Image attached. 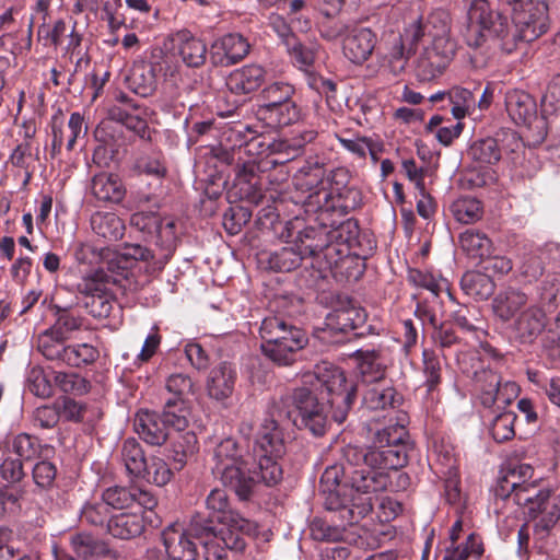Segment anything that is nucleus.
<instances>
[{
	"mask_svg": "<svg viewBox=\"0 0 560 560\" xmlns=\"http://www.w3.org/2000/svg\"><path fill=\"white\" fill-rule=\"evenodd\" d=\"M85 304L93 317L107 318L113 313L116 301L114 294L109 293L89 298Z\"/></svg>",
	"mask_w": 560,
	"mask_h": 560,
	"instance_id": "nucleus-60",
	"label": "nucleus"
},
{
	"mask_svg": "<svg viewBox=\"0 0 560 560\" xmlns=\"http://www.w3.org/2000/svg\"><path fill=\"white\" fill-rule=\"evenodd\" d=\"M534 469L529 464H518L514 466L508 475L504 477V482L506 486L511 488L513 492H515V495L521 493V495H524V492L528 491L526 486L518 485L515 480H510V478L518 477L520 480L525 482L527 479H530L533 477Z\"/></svg>",
	"mask_w": 560,
	"mask_h": 560,
	"instance_id": "nucleus-61",
	"label": "nucleus"
},
{
	"mask_svg": "<svg viewBox=\"0 0 560 560\" xmlns=\"http://www.w3.org/2000/svg\"><path fill=\"white\" fill-rule=\"evenodd\" d=\"M505 108L516 125L529 121L536 113L534 100L524 91L511 90L505 95Z\"/></svg>",
	"mask_w": 560,
	"mask_h": 560,
	"instance_id": "nucleus-26",
	"label": "nucleus"
},
{
	"mask_svg": "<svg viewBox=\"0 0 560 560\" xmlns=\"http://www.w3.org/2000/svg\"><path fill=\"white\" fill-rule=\"evenodd\" d=\"M55 382L62 392L72 395H84L90 389V383L74 372H57L55 374Z\"/></svg>",
	"mask_w": 560,
	"mask_h": 560,
	"instance_id": "nucleus-51",
	"label": "nucleus"
},
{
	"mask_svg": "<svg viewBox=\"0 0 560 560\" xmlns=\"http://www.w3.org/2000/svg\"><path fill=\"white\" fill-rule=\"evenodd\" d=\"M173 49L187 67L198 68L206 62L207 45L188 31H179L174 35Z\"/></svg>",
	"mask_w": 560,
	"mask_h": 560,
	"instance_id": "nucleus-18",
	"label": "nucleus"
},
{
	"mask_svg": "<svg viewBox=\"0 0 560 560\" xmlns=\"http://www.w3.org/2000/svg\"><path fill=\"white\" fill-rule=\"evenodd\" d=\"M451 210L456 221L464 224H471L478 221L482 214L480 201L469 197L455 200L451 206Z\"/></svg>",
	"mask_w": 560,
	"mask_h": 560,
	"instance_id": "nucleus-41",
	"label": "nucleus"
},
{
	"mask_svg": "<svg viewBox=\"0 0 560 560\" xmlns=\"http://www.w3.org/2000/svg\"><path fill=\"white\" fill-rule=\"evenodd\" d=\"M98 357V351L90 343H75L66 347L61 362L79 368L81 365L94 362Z\"/></svg>",
	"mask_w": 560,
	"mask_h": 560,
	"instance_id": "nucleus-42",
	"label": "nucleus"
},
{
	"mask_svg": "<svg viewBox=\"0 0 560 560\" xmlns=\"http://www.w3.org/2000/svg\"><path fill=\"white\" fill-rule=\"evenodd\" d=\"M145 466V471L139 474L137 478L158 487H163L171 481L173 471L162 457L154 455L149 456Z\"/></svg>",
	"mask_w": 560,
	"mask_h": 560,
	"instance_id": "nucleus-39",
	"label": "nucleus"
},
{
	"mask_svg": "<svg viewBox=\"0 0 560 560\" xmlns=\"http://www.w3.org/2000/svg\"><path fill=\"white\" fill-rule=\"evenodd\" d=\"M319 250L320 246L313 244L308 236L301 237L294 244L270 254L269 266L277 271L289 272L298 268L304 258L315 256Z\"/></svg>",
	"mask_w": 560,
	"mask_h": 560,
	"instance_id": "nucleus-14",
	"label": "nucleus"
},
{
	"mask_svg": "<svg viewBox=\"0 0 560 560\" xmlns=\"http://www.w3.org/2000/svg\"><path fill=\"white\" fill-rule=\"evenodd\" d=\"M294 88L284 82H275L262 90L264 103L258 109H270L292 100Z\"/></svg>",
	"mask_w": 560,
	"mask_h": 560,
	"instance_id": "nucleus-43",
	"label": "nucleus"
},
{
	"mask_svg": "<svg viewBox=\"0 0 560 560\" xmlns=\"http://www.w3.org/2000/svg\"><path fill=\"white\" fill-rule=\"evenodd\" d=\"M368 315L364 308L352 300L340 301L325 317V330L348 332L362 327Z\"/></svg>",
	"mask_w": 560,
	"mask_h": 560,
	"instance_id": "nucleus-13",
	"label": "nucleus"
},
{
	"mask_svg": "<svg viewBox=\"0 0 560 560\" xmlns=\"http://www.w3.org/2000/svg\"><path fill=\"white\" fill-rule=\"evenodd\" d=\"M546 326L545 312L537 305L526 306L514 319V329L523 342H530Z\"/></svg>",
	"mask_w": 560,
	"mask_h": 560,
	"instance_id": "nucleus-22",
	"label": "nucleus"
},
{
	"mask_svg": "<svg viewBox=\"0 0 560 560\" xmlns=\"http://www.w3.org/2000/svg\"><path fill=\"white\" fill-rule=\"evenodd\" d=\"M198 451V440L194 432L179 433L172 443L171 458L177 469H182Z\"/></svg>",
	"mask_w": 560,
	"mask_h": 560,
	"instance_id": "nucleus-33",
	"label": "nucleus"
},
{
	"mask_svg": "<svg viewBox=\"0 0 560 560\" xmlns=\"http://www.w3.org/2000/svg\"><path fill=\"white\" fill-rule=\"evenodd\" d=\"M258 114L271 126H288L300 119V108L292 100L270 109H258Z\"/></svg>",
	"mask_w": 560,
	"mask_h": 560,
	"instance_id": "nucleus-38",
	"label": "nucleus"
},
{
	"mask_svg": "<svg viewBox=\"0 0 560 560\" xmlns=\"http://www.w3.org/2000/svg\"><path fill=\"white\" fill-rule=\"evenodd\" d=\"M516 415L513 411L498 413L491 421L490 432L497 442L511 440L514 434V422Z\"/></svg>",
	"mask_w": 560,
	"mask_h": 560,
	"instance_id": "nucleus-48",
	"label": "nucleus"
},
{
	"mask_svg": "<svg viewBox=\"0 0 560 560\" xmlns=\"http://www.w3.org/2000/svg\"><path fill=\"white\" fill-rule=\"evenodd\" d=\"M357 385L345 371L331 363L323 362L314 373L303 376V386L283 396L275 406L273 416L289 419L320 436L328 425V412L324 399L331 408V418L342 423L354 401Z\"/></svg>",
	"mask_w": 560,
	"mask_h": 560,
	"instance_id": "nucleus-1",
	"label": "nucleus"
},
{
	"mask_svg": "<svg viewBox=\"0 0 560 560\" xmlns=\"http://www.w3.org/2000/svg\"><path fill=\"white\" fill-rule=\"evenodd\" d=\"M236 378L237 372L232 364L221 362L213 366L206 380L208 396L218 402L225 404L233 394Z\"/></svg>",
	"mask_w": 560,
	"mask_h": 560,
	"instance_id": "nucleus-16",
	"label": "nucleus"
},
{
	"mask_svg": "<svg viewBox=\"0 0 560 560\" xmlns=\"http://www.w3.org/2000/svg\"><path fill=\"white\" fill-rule=\"evenodd\" d=\"M293 331L302 330L289 325L283 318L278 316L265 318L260 326L262 353L276 354L278 352L277 342L287 341L289 338L294 337Z\"/></svg>",
	"mask_w": 560,
	"mask_h": 560,
	"instance_id": "nucleus-19",
	"label": "nucleus"
},
{
	"mask_svg": "<svg viewBox=\"0 0 560 560\" xmlns=\"http://www.w3.org/2000/svg\"><path fill=\"white\" fill-rule=\"evenodd\" d=\"M472 159L481 164H494L500 158V150L493 139H483L470 148Z\"/></svg>",
	"mask_w": 560,
	"mask_h": 560,
	"instance_id": "nucleus-56",
	"label": "nucleus"
},
{
	"mask_svg": "<svg viewBox=\"0 0 560 560\" xmlns=\"http://www.w3.org/2000/svg\"><path fill=\"white\" fill-rule=\"evenodd\" d=\"M206 506L218 518L220 526H229L248 534H256V525L231 509L225 490L212 489L206 498Z\"/></svg>",
	"mask_w": 560,
	"mask_h": 560,
	"instance_id": "nucleus-12",
	"label": "nucleus"
},
{
	"mask_svg": "<svg viewBox=\"0 0 560 560\" xmlns=\"http://www.w3.org/2000/svg\"><path fill=\"white\" fill-rule=\"evenodd\" d=\"M408 280L413 285L423 288L434 295H438L442 288L440 278L435 277L432 272L416 268L408 270Z\"/></svg>",
	"mask_w": 560,
	"mask_h": 560,
	"instance_id": "nucleus-58",
	"label": "nucleus"
},
{
	"mask_svg": "<svg viewBox=\"0 0 560 560\" xmlns=\"http://www.w3.org/2000/svg\"><path fill=\"white\" fill-rule=\"evenodd\" d=\"M156 244L162 248L172 252L177 241L175 220L171 217L158 218V226L153 229Z\"/></svg>",
	"mask_w": 560,
	"mask_h": 560,
	"instance_id": "nucleus-50",
	"label": "nucleus"
},
{
	"mask_svg": "<svg viewBox=\"0 0 560 560\" xmlns=\"http://www.w3.org/2000/svg\"><path fill=\"white\" fill-rule=\"evenodd\" d=\"M144 529V516L140 511L119 513L107 522L108 533L120 539H131Z\"/></svg>",
	"mask_w": 560,
	"mask_h": 560,
	"instance_id": "nucleus-25",
	"label": "nucleus"
},
{
	"mask_svg": "<svg viewBox=\"0 0 560 560\" xmlns=\"http://www.w3.org/2000/svg\"><path fill=\"white\" fill-rule=\"evenodd\" d=\"M165 389L170 394L165 400H176L182 404H189L188 397L195 394L192 380L184 373L171 374L165 381Z\"/></svg>",
	"mask_w": 560,
	"mask_h": 560,
	"instance_id": "nucleus-40",
	"label": "nucleus"
},
{
	"mask_svg": "<svg viewBox=\"0 0 560 560\" xmlns=\"http://www.w3.org/2000/svg\"><path fill=\"white\" fill-rule=\"evenodd\" d=\"M66 335L58 331V327H49L37 337V350L48 360H62L66 351Z\"/></svg>",
	"mask_w": 560,
	"mask_h": 560,
	"instance_id": "nucleus-30",
	"label": "nucleus"
},
{
	"mask_svg": "<svg viewBox=\"0 0 560 560\" xmlns=\"http://www.w3.org/2000/svg\"><path fill=\"white\" fill-rule=\"evenodd\" d=\"M28 389L37 397L47 398L52 395V385L40 366H32L26 376Z\"/></svg>",
	"mask_w": 560,
	"mask_h": 560,
	"instance_id": "nucleus-53",
	"label": "nucleus"
},
{
	"mask_svg": "<svg viewBox=\"0 0 560 560\" xmlns=\"http://www.w3.org/2000/svg\"><path fill=\"white\" fill-rule=\"evenodd\" d=\"M373 443L374 445L369 448L350 445L345 448V458L349 463V472L352 476L351 491L355 489L366 495L382 491L387 486L386 453L384 446L376 443V435Z\"/></svg>",
	"mask_w": 560,
	"mask_h": 560,
	"instance_id": "nucleus-5",
	"label": "nucleus"
},
{
	"mask_svg": "<svg viewBox=\"0 0 560 560\" xmlns=\"http://www.w3.org/2000/svg\"><path fill=\"white\" fill-rule=\"evenodd\" d=\"M377 38L368 27H357L347 33L342 39V54L354 65H362L372 55Z\"/></svg>",
	"mask_w": 560,
	"mask_h": 560,
	"instance_id": "nucleus-15",
	"label": "nucleus"
},
{
	"mask_svg": "<svg viewBox=\"0 0 560 560\" xmlns=\"http://www.w3.org/2000/svg\"><path fill=\"white\" fill-rule=\"evenodd\" d=\"M91 228L95 234L109 242L120 240L125 233L124 221L115 212H95L91 217Z\"/></svg>",
	"mask_w": 560,
	"mask_h": 560,
	"instance_id": "nucleus-28",
	"label": "nucleus"
},
{
	"mask_svg": "<svg viewBox=\"0 0 560 560\" xmlns=\"http://www.w3.org/2000/svg\"><path fill=\"white\" fill-rule=\"evenodd\" d=\"M135 430L148 444L162 445L168 436L167 425L162 416L155 412L141 410L135 418Z\"/></svg>",
	"mask_w": 560,
	"mask_h": 560,
	"instance_id": "nucleus-21",
	"label": "nucleus"
},
{
	"mask_svg": "<svg viewBox=\"0 0 560 560\" xmlns=\"http://www.w3.org/2000/svg\"><path fill=\"white\" fill-rule=\"evenodd\" d=\"M212 462L214 477L233 489L240 499H248L258 478L256 472H250L252 456L245 455L233 438H225L215 444Z\"/></svg>",
	"mask_w": 560,
	"mask_h": 560,
	"instance_id": "nucleus-4",
	"label": "nucleus"
},
{
	"mask_svg": "<svg viewBox=\"0 0 560 560\" xmlns=\"http://www.w3.org/2000/svg\"><path fill=\"white\" fill-rule=\"evenodd\" d=\"M92 194L102 201H110L118 203L125 195L126 188L121 179L114 174L100 173L92 179Z\"/></svg>",
	"mask_w": 560,
	"mask_h": 560,
	"instance_id": "nucleus-27",
	"label": "nucleus"
},
{
	"mask_svg": "<svg viewBox=\"0 0 560 560\" xmlns=\"http://www.w3.org/2000/svg\"><path fill=\"white\" fill-rule=\"evenodd\" d=\"M500 383V376L491 370L477 374V384L481 390L479 398L485 407L490 408L495 402Z\"/></svg>",
	"mask_w": 560,
	"mask_h": 560,
	"instance_id": "nucleus-45",
	"label": "nucleus"
},
{
	"mask_svg": "<svg viewBox=\"0 0 560 560\" xmlns=\"http://www.w3.org/2000/svg\"><path fill=\"white\" fill-rule=\"evenodd\" d=\"M102 499L108 509L113 508L121 510L132 508L135 504L133 488L119 486L107 488L103 492Z\"/></svg>",
	"mask_w": 560,
	"mask_h": 560,
	"instance_id": "nucleus-52",
	"label": "nucleus"
},
{
	"mask_svg": "<svg viewBox=\"0 0 560 560\" xmlns=\"http://www.w3.org/2000/svg\"><path fill=\"white\" fill-rule=\"evenodd\" d=\"M358 369L362 382L368 384V386L376 382L387 381L385 378L386 366L375 350L361 352V361Z\"/></svg>",
	"mask_w": 560,
	"mask_h": 560,
	"instance_id": "nucleus-34",
	"label": "nucleus"
},
{
	"mask_svg": "<svg viewBox=\"0 0 560 560\" xmlns=\"http://www.w3.org/2000/svg\"><path fill=\"white\" fill-rule=\"evenodd\" d=\"M191 522L185 528L179 523H172L161 532V542L168 560H195L198 555L197 544L192 539Z\"/></svg>",
	"mask_w": 560,
	"mask_h": 560,
	"instance_id": "nucleus-10",
	"label": "nucleus"
},
{
	"mask_svg": "<svg viewBox=\"0 0 560 560\" xmlns=\"http://www.w3.org/2000/svg\"><path fill=\"white\" fill-rule=\"evenodd\" d=\"M136 170L156 179L163 178L166 174V167L159 154L140 156L136 162Z\"/></svg>",
	"mask_w": 560,
	"mask_h": 560,
	"instance_id": "nucleus-59",
	"label": "nucleus"
},
{
	"mask_svg": "<svg viewBox=\"0 0 560 560\" xmlns=\"http://www.w3.org/2000/svg\"><path fill=\"white\" fill-rule=\"evenodd\" d=\"M162 418L167 428L171 427L178 432L185 431L190 422L191 410L187 402L165 400Z\"/></svg>",
	"mask_w": 560,
	"mask_h": 560,
	"instance_id": "nucleus-37",
	"label": "nucleus"
},
{
	"mask_svg": "<svg viewBox=\"0 0 560 560\" xmlns=\"http://www.w3.org/2000/svg\"><path fill=\"white\" fill-rule=\"evenodd\" d=\"M463 284L469 289L470 294L477 295L479 299H487L492 294L494 283L488 275L469 273L463 279Z\"/></svg>",
	"mask_w": 560,
	"mask_h": 560,
	"instance_id": "nucleus-57",
	"label": "nucleus"
},
{
	"mask_svg": "<svg viewBox=\"0 0 560 560\" xmlns=\"http://www.w3.org/2000/svg\"><path fill=\"white\" fill-rule=\"evenodd\" d=\"M293 336L294 337L289 338L287 341L277 342L278 352L276 354H264L279 365H290L294 362L298 352L304 348L307 341L303 331H293Z\"/></svg>",
	"mask_w": 560,
	"mask_h": 560,
	"instance_id": "nucleus-36",
	"label": "nucleus"
},
{
	"mask_svg": "<svg viewBox=\"0 0 560 560\" xmlns=\"http://www.w3.org/2000/svg\"><path fill=\"white\" fill-rule=\"evenodd\" d=\"M280 457L272 456H261L259 457L257 469H252L250 472H256L258 475L255 485L259 481L264 482L267 486H272L278 483L282 479V468L278 463Z\"/></svg>",
	"mask_w": 560,
	"mask_h": 560,
	"instance_id": "nucleus-46",
	"label": "nucleus"
},
{
	"mask_svg": "<svg viewBox=\"0 0 560 560\" xmlns=\"http://www.w3.org/2000/svg\"><path fill=\"white\" fill-rule=\"evenodd\" d=\"M462 249L470 257L481 261L488 257L493 249L491 240L479 231L467 230L459 236Z\"/></svg>",
	"mask_w": 560,
	"mask_h": 560,
	"instance_id": "nucleus-32",
	"label": "nucleus"
},
{
	"mask_svg": "<svg viewBox=\"0 0 560 560\" xmlns=\"http://www.w3.org/2000/svg\"><path fill=\"white\" fill-rule=\"evenodd\" d=\"M440 22L439 27L430 36L432 45L425 47L417 60V77L422 81H431L441 75L455 55V43L448 38V21L445 13L432 16L431 23Z\"/></svg>",
	"mask_w": 560,
	"mask_h": 560,
	"instance_id": "nucleus-6",
	"label": "nucleus"
},
{
	"mask_svg": "<svg viewBox=\"0 0 560 560\" xmlns=\"http://www.w3.org/2000/svg\"><path fill=\"white\" fill-rule=\"evenodd\" d=\"M409 58V52L405 49L402 36H394L387 51L384 52L383 60L394 74L405 70Z\"/></svg>",
	"mask_w": 560,
	"mask_h": 560,
	"instance_id": "nucleus-44",
	"label": "nucleus"
},
{
	"mask_svg": "<svg viewBox=\"0 0 560 560\" xmlns=\"http://www.w3.org/2000/svg\"><path fill=\"white\" fill-rule=\"evenodd\" d=\"M115 278L104 269H96L82 278L78 284L80 293L88 299L113 293L112 289L115 284Z\"/></svg>",
	"mask_w": 560,
	"mask_h": 560,
	"instance_id": "nucleus-29",
	"label": "nucleus"
},
{
	"mask_svg": "<svg viewBox=\"0 0 560 560\" xmlns=\"http://www.w3.org/2000/svg\"><path fill=\"white\" fill-rule=\"evenodd\" d=\"M258 456L282 457L285 453L283 434L275 419L266 420L256 441Z\"/></svg>",
	"mask_w": 560,
	"mask_h": 560,
	"instance_id": "nucleus-24",
	"label": "nucleus"
},
{
	"mask_svg": "<svg viewBox=\"0 0 560 560\" xmlns=\"http://www.w3.org/2000/svg\"><path fill=\"white\" fill-rule=\"evenodd\" d=\"M285 47L294 65L300 69L306 70L312 66L315 55L311 48L304 47L296 38L292 40L291 45H285Z\"/></svg>",
	"mask_w": 560,
	"mask_h": 560,
	"instance_id": "nucleus-62",
	"label": "nucleus"
},
{
	"mask_svg": "<svg viewBox=\"0 0 560 560\" xmlns=\"http://www.w3.org/2000/svg\"><path fill=\"white\" fill-rule=\"evenodd\" d=\"M516 499L524 502L535 532L542 536L560 520V493L551 489H541L535 495L527 497L517 492Z\"/></svg>",
	"mask_w": 560,
	"mask_h": 560,
	"instance_id": "nucleus-8",
	"label": "nucleus"
},
{
	"mask_svg": "<svg viewBox=\"0 0 560 560\" xmlns=\"http://www.w3.org/2000/svg\"><path fill=\"white\" fill-rule=\"evenodd\" d=\"M191 530L203 546L206 560H228V550H244V536L253 535L229 526L214 528L199 515L191 518Z\"/></svg>",
	"mask_w": 560,
	"mask_h": 560,
	"instance_id": "nucleus-7",
	"label": "nucleus"
},
{
	"mask_svg": "<svg viewBox=\"0 0 560 560\" xmlns=\"http://www.w3.org/2000/svg\"><path fill=\"white\" fill-rule=\"evenodd\" d=\"M108 513L109 510L103 499L91 500L81 508L80 521L92 526H103L107 521Z\"/></svg>",
	"mask_w": 560,
	"mask_h": 560,
	"instance_id": "nucleus-49",
	"label": "nucleus"
},
{
	"mask_svg": "<svg viewBox=\"0 0 560 560\" xmlns=\"http://www.w3.org/2000/svg\"><path fill=\"white\" fill-rule=\"evenodd\" d=\"M511 11L512 23L494 12L485 0L475 1L468 11L467 44L480 47L493 40L511 54L518 40L533 42L549 26L548 3L551 0H498Z\"/></svg>",
	"mask_w": 560,
	"mask_h": 560,
	"instance_id": "nucleus-2",
	"label": "nucleus"
},
{
	"mask_svg": "<svg viewBox=\"0 0 560 560\" xmlns=\"http://www.w3.org/2000/svg\"><path fill=\"white\" fill-rule=\"evenodd\" d=\"M250 49L248 40L238 33H229L210 46L209 57L213 66L229 67L245 58Z\"/></svg>",
	"mask_w": 560,
	"mask_h": 560,
	"instance_id": "nucleus-11",
	"label": "nucleus"
},
{
	"mask_svg": "<svg viewBox=\"0 0 560 560\" xmlns=\"http://www.w3.org/2000/svg\"><path fill=\"white\" fill-rule=\"evenodd\" d=\"M317 136V132L313 129H306L299 133L296 138L293 139L292 143H289L284 140L273 141L268 144L267 148L270 149L271 152H284L288 155V159H293L300 154L301 149L308 142H312Z\"/></svg>",
	"mask_w": 560,
	"mask_h": 560,
	"instance_id": "nucleus-47",
	"label": "nucleus"
},
{
	"mask_svg": "<svg viewBox=\"0 0 560 560\" xmlns=\"http://www.w3.org/2000/svg\"><path fill=\"white\" fill-rule=\"evenodd\" d=\"M352 488V476L349 463L328 466L320 478V490L326 495L325 506L334 512L331 522L341 524L315 523L313 532L319 539L327 541H345L357 545L361 538L360 528L355 525L365 517L373 508L372 495Z\"/></svg>",
	"mask_w": 560,
	"mask_h": 560,
	"instance_id": "nucleus-3",
	"label": "nucleus"
},
{
	"mask_svg": "<svg viewBox=\"0 0 560 560\" xmlns=\"http://www.w3.org/2000/svg\"><path fill=\"white\" fill-rule=\"evenodd\" d=\"M264 80L265 70L260 66L247 65L230 73L226 86L234 94H248L256 91Z\"/></svg>",
	"mask_w": 560,
	"mask_h": 560,
	"instance_id": "nucleus-23",
	"label": "nucleus"
},
{
	"mask_svg": "<svg viewBox=\"0 0 560 560\" xmlns=\"http://www.w3.org/2000/svg\"><path fill=\"white\" fill-rule=\"evenodd\" d=\"M71 546L75 555L83 559L93 556L98 549L95 539L90 534L85 533L73 536Z\"/></svg>",
	"mask_w": 560,
	"mask_h": 560,
	"instance_id": "nucleus-64",
	"label": "nucleus"
},
{
	"mask_svg": "<svg viewBox=\"0 0 560 560\" xmlns=\"http://www.w3.org/2000/svg\"><path fill=\"white\" fill-rule=\"evenodd\" d=\"M121 460L127 472L137 478L139 474L145 471L148 457L144 456L141 445L135 439H127L121 447Z\"/></svg>",
	"mask_w": 560,
	"mask_h": 560,
	"instance_id": "nucleus-35",
	"label": "nucleus"
},
{
	"mask_svg": "<svg viewBox=\"0 0 560 560\" xmlns=\"http://www.w3.org/2000/svg\"><path fill=\"white\" fill-rule=\"evenodd\" d=\"M438 13L439 12H436V14ZM433 15H435V13H433L429 18L428 24H425V25L422 23V18L419 16V18L412 19L408 23V25L405 27L404 33L399 34L398 36H402L404 43L407 42L410 45L417 44L425 35V33H428L430 35V33L434 32L436 30V27H439V25H440L439 21L431 23Z\"/></svg>",
	"mask_w": 560,
	"mask_h": 560,
	"instance_id": "nucleus-54",
	"label": "nucleus"
},
{
	"mask_svg": "<svg viewBox=\"0 0 560 560\" xmlns=\"http://www.w3.org/2000/svg\"><path fill=\"white\" fill-rule=\"evenodd\" d=\"M528 306V296L520 289L509 287L500 291L492 301V308L502 322L515 319Z\"/></svg>",
	"mask_w": 560,
	"mask_h": 560,
	"instance_id": "nucleus-20",
	"label": "nucleus"
},
{
	"mask_svg": "<svg viewBox=\"0 0 560 560\" xmlns=\"http://www.w3.org/2000/svg\"><path fill=\"white\" fill-rule=\"evenodd\" d=\"M423 373L425 375V385L429 390H433L441 382V360L433 350L424 349L422 351Z\"/></svg>",
	"mask_w": 560,
	"mask_h": 560,
	"instance_id": "nucleus-55",
	"label": "nucleus"
},
{
	"mask_svg": "<svg viewBox=\"0 0 560 560\" xmlns=\"http://www.w3.org/2000/svg\"><path fill=\"white\" fill-rule=\"evenodd\" d=\"M378 418H371L368 427L376 435V443L384 446L386 453L385 468L398 469L407 463V455L402 441L406 438V430L402 424L393 423V419L382 428L376 425Z\"/></svg>",
	"mask_w": 560,
	"mask_h": 560,
	"instance_id": "nucleus-9",
	"label": "nucleus"
},
{
	"mask_svg": "<svg viewBox=\"0 0 560 560\" xmlns=\"http://www.w3.org/2000/svg\"><path fill=\"white\" fill-rule=\"evenodd\" d=\"M11 451L21 460H28L36 454V446L28 434H19L10 443Z\"/></svg>",
	"mask_w": 560,
	"mask_h": 560,
	"instance_id": "nucleus-63",
	"label": "nucleus"
},
{
	"mask_svg": "<svg viewBox=\"0 0 560 560\" xmlns=\"http://www.w3.org/2000/svg\"><path fill=\"white\" fill-rule=\"evenodd\" d=\"M399 400L400 397L389 381L376 382L368 386L363 394V407L370 411L384 412L382 416L384 419L393 412Z\"/></svg>",
	"mask_w": 560,
	"mask_h": 560,
	"instance_id": "nucleus-17",
	"label": "nucleus"
},
{
	"mask_svg": "<svg viewBox=\"0 0 560 560\" xmlns=\"http://www.w3.org/2000/svg\"><path fill=\"white\" fill-rule=\"evenodd\" d=\"M447 98L452 105V115L456 120H462L476 112V98L469 89L455 85L447 91Z\"/></svg>",
	"mask_w": 560,
	"mask_h": 560,
	"instance_id": "nucleus-31",
	"label": "nucleus"
}]
</instances>
